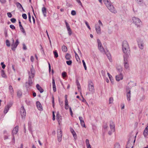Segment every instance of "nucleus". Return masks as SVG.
Returning <instances> with one entry per match:
<instances>
[{"mask_svg":"<svg viewBox=\"0 0 148 148\" xmlns=\"http://www.w3.org/2000/svg\"><path fill=\"white\" fill-rule=\"evenodd\" d=\"M65 22L66 25L67 30L69 34V36H71L72 34V32L71 30L70 27V26L69 24L66 20L65 21Z\"/></svg>","mask_w":148,"mask_h":148,"instance_id":"nucleus-12","label":"nucleus"},{"mask_svg":"<svg viewBox=\"0 0 148 148\" xmlns=\"http://www.w3.org/2000/svg\"><path fill=\"white\" fill-rule=\"evenodd\" d=\"M109 103L110 104L112 103L113 101V99L112 97H110L109 99Z\"/></svg>","mask_w":148,"mask_h":148,"instance_id":"nucleus-41","label":"nucleus"},{"mask_svg":"<svg viewBox=\"0 0 148 148\" xmlns=\"http://www.w3.org/2000/svg\"><path fill=\"white\" fill-rule=\"evenodd\" d=\"M106 7L109 10L115 14L117 13V11L115 8L112 5L111 3L106 6Z\"/></svg>","mask_w":148,"mask_h":148,"instance_id":"nucleus-5","label":"nucleus"},{"mask_svg":"<svg viewBox=\"0 0 148 148\" xmlns=\"http://www.w3.org/2000/svg\"><path fill=\"white\" fill-rule=\"evenodd\" d=\"M0 2L2 3H4L6 2V0H0Z\"/></svg>","mask_w":148,"mask_h":148,"instance_id":"nucleus-62","label":"nucleus"},{"mask_svg":"<svg viewBox=\"0 0 148 148\" xmlns=\"http://www.w3.org/2000/svg\"><path fill=\"white\" fill-rule=\"evenodd\" d=\"M97 42H98L99 49L102 53L103 54H105V51L99 39H97Z\"/></svg>","mask_w":148,"mask_h":148,"instance_id":"nucleus-4","label":"nucleus"},{"mask_svg":"<svg viewBox=\"0 0 148 148\" xmlns=\"http://www.w3.org/2000/svg\"><path fill=\"white\" fill-rule=\"evenodd\" d=\"M23 49L25 50H26L27 49V48L26 46L25 45V44H23Z\"/></svg>","mask_w":148,"mask_h":148,"instance_id":"nucleus-58","label":"nucleus"},{"mask_svg":"<svg viewBox=\"0 0 148 148\" xmlns=\"http://www.w3.org/2000/svg\"><path fill=\"white\" fill-rule=\"evenodd\" d=\"M56 119L59 123L61 120V116L59 114V112H57L56 115Z\"/></svg>","mask_w":148,"mask_h":148,"instance_id":"nucleus-22","label":"nucleus"},{"mask_svg":"<svg viewBox=\"0 0 148 148\" xmlns=\"http://www.w3.org/2000/svg\"><path fill=\"white\" fill-rule=\"evenodd\" d=\"M55 119V116L54 112H53V120L54 121Z\"/></svg>","mask_w":148,"mask_h":148,"instance_id":"nucleus-57","label":"nucleus"},{"mask_svg":"<svg viewBox=\"0 0 148 148\" xmlns=\"http://www.w3.org/2000/svg\"><path fill=\"white\" fill-rule=\"evenodd\" d=\"M95 29L97 32L98 34L101 33V28L100 26L95 27Z\"/></svg>","mask_w":148,"mask_h":148,"instance_id":"nucleus-24","label":"nucleus"},{"mask_svg":"<svg viewBox=\"0 0 148 148\" xmlns=\"http://www.w3.org/2000/svg\"><path fill=\"white\" fill-rule=\"evenodd\" d=\"M66 73L65 72H63L62 73V76L63 77H66Z\"/></svg>","mask_w":148,"mask_h":148,"instance_id":"nucleus-44","label":"nucleus"},{"mask_svg":"<svg viewBox=\"0 0 148 148\" xmlns=\"http://www.w3.org/2000/svg\"><path fill=\"white\" fill-rule=\"evenodd\" d=\"M13 23H15L16 21V19L14 18H11L10 20Z\"/></svg>","mask_w":148,"mask_h":148,"instance_id":"nucleus-48","label":"nucleus"},{"mask_svg":"<svg viewBox=\"0 0 148 148\" xmlns=\"http://www.w3.org/2000/svg\"><path fill=\"white\" fill-rule=\"evenodd\" d=\"M122 50L124 54L123 58L126 59L127 57H129L130 54V50L128 42L126 41H124L122 44Z\"/></svg>","mask_w":148,"mask_h":148,"instance_id":"nucleus-2","label":"nucleus"},{"mask_svg":"<svg viewBox=\"0 0 148 148\" xmlns=\"http://www.w3.org/2000/svg\"><path fill=\"white\" fill-rule=\"evenodd\" d=\"M36 104L37 108L39 110H42V106L41 104H40V103L39 101H37L36 103Z\"/></svg>","mask_w":148,"mask_h":148,"instance_id":"nucleus-18","label":"nucleus"},{"mask_svg":"<svg viewBox=\"0 0 148 148\" xmlns=\"http://www.w3.org/2000/svg\"><path fill=\"white\" fill-rule=\"evenodd\" d=\"M22 16L23 18L25 19H26L27 18V15L25 14H23L22 15Z\"/></svg>","mask_w":148,"mask_h":148,"instance_id":"nucleus-46","label":"nucleus"},{"mask_svg":"<svg viewBox=\"0 0 148 148\" xmlns=\"http://www.w3.org/2000/svg\"><path fill=\"white\" fill-rule=\"evenodd\" d=\"M79 118L80 121V123L84 121L83 120V118L82 117L79 116Z\"/></svg>","mask_w":148,"mask_h":148,"instance_id":"nucleus-49","label":"nucleus"},{"mask_svg":"<svg viewBox=\"0 0 148 148\" xmlns=\"http://www.w3.org/2000/svg\"><path fill=\"white\" fill-rule=\"evenodd\" d=\"M65 102V108L66 110H68L69 108V106L68 104V101H66Z\"/></svg>","mask_w":148,"mask_h":148,"instance_id":"nucleus-27","label":"nucleus"},{"mask_svg":"<svg viewBox=\"0 0 148 148\" xmlns=\"http://www.w3.org/2000/svg\"><path fill=\"white\" fill-rule=\"evenodd\" d=\"M66 64L69 65H71L72 63L71 60L67 61H66Z\"/></svg>","mask_w":148,"mask_h":148,"instance_id":"nucleus-42","label":"nucleus"},{"mask_svg":"<svg viewBox=\"0 0 148 148\" xmlns=\"http://www.w3.org/2000/svg\"><path fill=\"white\" fill-rule=\"evenodd\" d=\"M80 123L82 126L84 127H85V125L84 121L81 123Z\"/></svg>","mask_w":148,"mask_h":148,"instance_id":"nucleus-56","label":"nucleus"},{"mask_svg":"<svg viewBox=\"0 0 148 148\" xmlns=\"http://www.w3.org/2000/svg\"><path fill=\"white\" fill-rule=\"evenodd\" d=\"M134 137V136H131L129 139L128 143H130V142H132Z\"/></svg>","mask_w":148,"mask_h":148,"instance_id":"nucleus-37","label":"nucleus"},{"mask_svg":"<svg viewBox=\"0 0 148 148\" xmlns=\"http://www.w3.org/2000/svg\"><path fill=\"white\" fill-rule=\"evenodd\" d=\"M9 91L12 95H13L14 93V90L12 86L10 85L8 88Z\"/></svg>","mask_w":148,"mask_h":148,"instance_id":"nucleus-20","label":"nucleus"},{"mask_svg":"<svg viewBox=\"0 0 148 148\" xmlns=\"http://www.w3.org/2000/svg\"><path fill=\"white\" fill-rule=\"evenodd\" d=\"M12 42L11 45V46L12 47V50L14 51L15 50V49L17 47L19 44V42L18 41V39H16L15 43L14 42V40L13 38H12Z\"/></svg>","mask_w":148,"mask_h":148,"instance_id":"nucleus-6","label":"nucleus"},{"mask_svg":"<svg viewBox=\"0 0 148 148\" xmlns=\"http://www.w3.org/2000/svg\"><path fill=\"white\" fill-rule=\"evenodd\" d=\"M114 148H120V144L118 143H116L114 145Z\"/></svg>","mask_w":148,"mask_h":148,"instance_id":"nucleus-30","label":"nucleus"},{"mask_svg":"<svg viewBox=\"0 0 148 148\" xmlns=\"http://www.w3.org/2000/svg\"><path fill=\"white\" fill-rule=\"evenodd\" d=\"M18 126H16L13 130L12 132V134L13 136L14 134H16L18 131Z\"/></svg>","mask_w":148,"mask_h":148,"instance_id":"nucleus-14","label":"nucleus"},{"mask_svg":"<svg viewBox=\"0 0 148 148\" xmlns=\"http://www.w3.org/2000/svg\"><path fill=\"white\" fill-rule=\"evenodd\" d=\"M74 52H75V58H76V59H77V60L78 61L77 59H79V56H78V55L76 53V52L75 51Z\"/></svg>","mask_w":148,"mask_h":148,"instance_id":"nucleus-51","label":"nucleus"},{"mask_svg":"<svg viewBox=\"0 0 148 148\" xmlns=\"http://www.w3.org/2000/svg\"><path fill=\"white\" fill-rule=\"evenodd\" d=\"M126 91L127 92L126 96L127 100L128 101L130 100L131 90L130 88L129 87H127L126 88Z\"/></svg>","mask_w":148,"mask_h":148,"instance_id":"nucleus-10","label":"nucleus"},{"mask_svg":"<svg viewBox=\"0 0 148 148\" xmlns=\"http://www.w3.org/2000/svg\"><path fill=\"white\" fill-rule=\"evenodd\" d=\"M103 1L104 4L106 6L108 4H110V3H111L110 1H109L108 0H103Z\"/></svg>","mask_w":148,"mask_h":148,"instance_id":"nucleus-29","label":"nucleus"},{"mask_svg":"<svg viewBox=\"0 0 148 148\" xmlns=\"http://www.w3.org/2000/svg\"><path fill=\"white\" fill-rule=\"evenodd\" d=\"M52 103L53 107L54 108V107L55 103H54V98L53 96H52Z\"/></svg>","mask_w":148,"mask_h":148,"instance_id":"nucleus-40","label":"nucleus"},{"mask_svg":"<svg viewBox=\"0 0 148 148\" xmlns=\"http://www.w3.org/2000/svg\"><path fill=\"white\" fill-rule=\"evenodd\" d=\"M133 22L137 26V27H140L142 25V23L140 20L138 18L135 17L132 18Z\"/></svg>","mask_w":148,"mask_h":148,"instance_id":"nucleus-3","label":"nucleus"},{"mask_svg":"<svg viewBox=\"0 0 148 148\" xmlns=\"http://www.w3.org/2000/svg\"><path fill=\"white\" fill-rule=\"evenodd\" d=\"M107 56L108 59L110 61L112 62V60L111 58L110 55V54H107Z\"/></svg>","mask_w":148,"mask_h":148,"instance_id":"nucleus-39","label":"nucleus"},{"mask_svg":"<svg viewBox=\"0 0 148 148\" xmlns=\"http://www.w3.org/2000/svg\"><path fill=\"white\" fill-rule=\"evenodd\" d=\"M12 103L8 104L5 107L4 111V113L5 114H6L8 112L9 108L12 106Z\"/></svg>","mask_w":148,"mask_h":148,"instance_id":"nucleus-16","label":"nucleus"},{"mask_svg":"<svg viewBox=\"0 0 148 148\" xmlns=\"http://www.w3.org/2000/svg\"><path fill=\"white\" fill-rule=\"evenodd\" d=\"M59 131L58 132V139L59 142H60L62 140V131L61 129L58 130Z\"/></svg>","mask_w":148,"mask_h":148,"instance_id":"nucleus-11","label":"nucleus"},{"mask_svg":"<svg viewBox=\"0 0 148 148\" xmlns=\"http://www.w3.org/2000/svg\"><path fill=\"white\" fill-rule=\"evenodd\" d=\"M1 74L2 77L4 78H6V76L5 74V72L3 70H2L1 71Z\"/></svg>","mask_w":148,"mask_h":148,"instance_id":"nucleus-28","label":"nucleus"},{"mask_svg":"<svg viewBox=\"0 0 148 148\" xmlns=\"http://www.w3.org/2000/svg\"><path fill=\"white\" fill-rule=\"evenodd\" d=\"M65 58L66 60H69L71 58V56L70 54L67 53L66 55Z\"/></svg>","mask_w":148,"mask_h":148,"instance_id":"nucleus-31","label":"nucleus"},{"mask_svg":"<svg viewBox=\"0 0 148 148\" xmlns=\"http://www.w3.org/2000/svg\"><path fill=\"white\" fill-rule=\"evenodd\" d=\"M70 131H71V133L73 134L74 138L75 139H76L77 138V135H76V133L75 132V131L71 127L70 128Z\"/></svg>","mask_w":148,"mask_h":148,"instance_id":"nucleus-19","label":"nucleus"},{"mask_svg":"<svg viewBox=\"0 0 148 148\" xmlns=\"http://www.w3.org/2000/svg\"><path fill=\"white\" fill-rule=\"evenodd\" d=\"M32 68L31 69L30 71L28 72L29 75L28 82L25 83V86L27 88H29L32 86L33 82L32 79L34 77L35 71L33 68L32 65Z\"/></svg>","mask_w":148,"mask_h":148,"instance_id":"nucleus-1","label":"nucleus"},{"mask_svg":"<svg viewBox=\"0 0 148 148\" xmlns=\"http://www.w3.org/2000/svg\"><path fill=\"white\" fill-rule=\"evenodd\" d=\"M110 125L111 131L112 132H114L115 130V125L113 121H111L110 122Z\"/></svg>","mask_w":148,"mask_h":148,"instance_id":"nucleus-15","label":"nucleus"},{"mask_svg":"<svg viewBox=\"0 0 148 148\" xmlns=\"http://www.w3.org/2000/svg\"><path fill=\"white\" fill-rule=\"evenodd\" d=\"M143 133L145 137H146L148 134V130H144Z\"/></svg>","mask_w":148,"mask_h":148,"instance_id":"nucleus-33","label":"nucleus"},{"mask_svg":"<svg viewBox=\"0 0 148 148\" xmlns=\"http://www.w3.org/2000/svg\"><path fill=\"white\" fill-rule=\"evenodd\" d=\"M123 78V75L121 73L116 76V79L117 81H119L120 80H122Z\"/></svg>","mask_w":148,"mask_h":148,"instance_id":"nucleus-17","label":"nucleus"},{"mask_svg":"<svg viewBox=\"0 0 148 148\" xmlns=\"http://www.w3.org/2000/svg\"><path fill=\"white\" fill-rule=\"evenodd\" d=\"M7 15H8V16L9 18H11L12 16V15L11 13L10 12L8 13Z\"/></svg>","mask_w":148,"mask_h":148,"instance_id":"nucleus-53","label":"nucleus"},{"mask_svg":"<svg viewBox=\"0 0 148 148\" xmlns=\"http://www.w3.org/2000/svg\"><path fill=\"white\" fill-rule=\"evenodd\" d=\"M137 42L139 48L141 49H143L145 45L143 40L141 39H138Z\"/></svg>","mask_w":148,"mask_h":148,"instance_id":"nucleus-7","label":"nucleus"},{"mask_svg":"<svg viewBox=\"0 0 148 148\" xmlns=\"http://www.w3.org/2000/svg\"><path fill=\"white\" fill-rule=\"evenodd\" d=\"M6 44L7 46L9 47L10 46V43L9 41L7 40H6Z\"/></svg>","mask_w":148,"mask_h":148,"instance_id":"nucleus-36","label":"nucleus"},{"mask_svg":"<svg viewBox=\"0 0 148 148\" xmlns=\"http://www.w3.org/2000/svg\"><path fill=\"white\" fill-rule=\"evenodd\" d=\"M53 91L54 92H55L56 91V86L55 85H53Z\"/></svg>","mask_w":148,"mask_h":148,"instance_id":"nucleus-55","label":"nucleus"},{"mask_svg":"<svg viewBox=\"0 0 148 148\" xmlns=\"http://www.w3.org/2000/svg\"><path fill=\"white\" fill-rule=\"evenodd\" d=\"M88 90L89 91L92 93H93L95 92L94 84L91 82H90L88 84Z\"/></svg>","mask_w":148,"mask_h":148,"instance_id":"nucleus-8","label":"nucleus"},{"mask_svg":"<svg viewBox=\"0 0 148 148\" xmlns=\"http://www.w3.org/2000/svg\"><path fill=\"white\" fill-rule=\"evenodd\" d=\"M42 12L44 16H46V9L45 7H43L42 8Z\"/></svg>","mask_w":148,"mask_h":148,"instance_id":"nucleus-23","label":"nucleus"},{"mask_svg":"<svg viewBox=\"0 0 148 148\" xmlns=\"http://www.w3.org/2000/svg\"><path fill=\"white\" fill-rule=\"evenodd\" d=\"M117 70L119 72H121L122 71V70L121 67H119V68L117 69Z\"/></svg>","mask_w":148,"mask_h":148,"instance_id":"nucleus-60","label":"nucleus"},{"mask_svg":"<svg viewBox=\"0 0 148 148\" xmlns=\"http://www.w3.org/2000/svg\"><path fill=\"white\" fill-rule=\"evenodd\" d=\"M22 94V92L21 90H19L17 92V95L18 97H20L21 96Z\"/></svg>","mask_w":148,"mask_h":148,"instance_id":"nucleus-34","label":"nucleus"},{"mask_svg":"<svg viewBox=\"0 0 148 148\" xmlns=\"http://www.w3.org/2000/svg\"><path fill=\"white\" fill-rule=\"evenodd\" d=\"M20 114L22 118H25L26 114V112L23 106H22L20 108Z\"/></svg>","mask_w":148,"mask_h":148,"instance_id":"nucleus-9","label":"nucleus"},{"mask_svg":"<svg viewBox=\"0 0 148 148\" xmlns=\"http://www.w3.org/2000/svg\"><path fill=\"white\" fill-rule=\"evenodd\" d=\"M62 51L64 52H66L67 51V47L64 45H63V46H62Z\"/></svg>","mask_w":148,"mask_h":148,"instance_id":"nucleus-26","label":"nucleus"},{"mask_svg":"<svg viewBox=\"0 0 148 148\" xmlns=\"http://www.w3.org/2000/svg\"><path fill=\"white\" fill-rule=\"evenodd\" d=\"M10 27L12 29H14L15 28V27L13 25H10Z\"/></svg>","mask_w":148,"mask_h":148,"instance_id":"nucleus-59","label":"nucleus"},{"mask_svg":"<svg viewBox=\"0 0 148 148\" xmlns=\"http://www.w3.org/2000/svg\"><path fill=\"white\" fill-rule=\"evenodd\" d=\"M77 86L78 91L80 92V93L81 94L80 86V84L78 82L77 84Z\"/></svg>","mask_w":148,"mask_h":148,"instance_id":"nucleus-32","label":"nucleus"},{"mask_svg":"<svg viewBox=\"0 0 148 148\" xmlns=\"http://www.w3.org/2000/svg\"><path fill=\"white\" fill-rule=\"evenodd\" d=\"M16 7L20 9L21 8H22L23 10H24V9H23L21 5L19 2H16L15 3Z\"/></svg>","mask_w":148,"mask_h":148,"instance_id":"nucleus-25","label":"nucleus"},{"mask_svg":"<svg viewBox=\"0 0 148 148\" xmlns=\"http://www.w3.org/2000/svg\"><path fill=\"white\" fill-rule=\"evenodd\" d=\"M53 53L55 57L56 58H57L58 56V53H57L56 51H53Z\"/></svg>","mask_w":148,"mask_h":148,"instance_id":"nucleus-35","label":"nucleus"},{"mask_svg":"<svg viewBox=\"0 0 148 148\" xmlns=\"http://www.w3.org/2000/svg\"><path fill=\"white\" fill-rule=\"evenodd\" d=\"M85 24L87 26V27L89 29H90L91 28H90V27L89 26V25H88V22L86 21H85Z\"/></svg>","mask_w":148,"mask_h":148,"instance_id":"nucleus-47","label":"nucleus"},{"mask_svg":"<svg viewBox=\"0 0 148 148\" xmlns=\"http://www.w3.org/2000/svg\"><path fill=\"white\" fill-rule=\"evenodd\" d=\"M71 14L73 15H75L76 14V12L74 10H72L71 12Z\"/></svg>","mask_w":148,"mask_h":148,"instance_id":"nucleus-52","label":"nucleus"},{"mask_svg":"<svg viewBox=\"0 0 148 148\" xmlns=\"http://www.w3.org/2000/svg\"><path fill=\"white\" fill-rule=\"evenodd\" d=\"M48 65H49V72H50L51 70V65H50V63L49 62H48Z\"/></svg>","mask_w":148,"mask_h":148,"instance_id":"nucleus-61","label":"nucleus"},{"mask_svg":"<svg viewBox=\"0 0 148 148\" xmlns=\"http://www.w3.org/2000/svg\"><path fill=\"white\" fill-rule=\"evenodd\" d=\"M107 74L110 81H112V76L109 73H108Z\"/></svg>","mask_w":148,"mask_h":148,"instance_id":"nucleus-45","label":"nucleus"},{"mask_svg":"<svg viewBox=\"0 0 148 148\" xmlns=\"http://www.w3.org/2000/svg\"><path fill=\"white\" fill-rule=\"evenodd\" d=\"M87 148H91L90 145V143L86 144Z\"/></svg>","mask_w":148,"mask_h":148,"instance_id":"nucleus-64","label":"nucleus"},{"mask_svg":"<svg viewBox=\"0 0 148 148\" xmlns=\"http://www.w3.org/2000/svg\"><path fill=\"white\" fill-rule=\"evenodd\" d=\"M1 64L2 66V67L3 69H4L5 67V65L4 64L3 62H1Z\"/></svg>","mask_w":148,"mask_h":148,"instance_id":"nucleus-43","label":"nucleus"},{"mask_svg":"<svg viewBox=\"0 0 148 148\" xmlns=\"http://www.w3.org/2000/svg\"><path fill=\"white\" fill-rule=\"evenodd\" d=\"M77 2L80 5H82V3L80 0H76Z\"/></svg>","mask_w":148,"mask_h":148,"instance_id":"nucleus-63","label":"nucleus"},{"mask_svg":"<svg viewBox=\"0 0 148 148\" xmlns=\"http://www.w3.org/2000/svg\"><path fill=\"white\" fill-rule=\"evenodd\" d=\"M128 57H127L126 59H125V58H124V66L125 68L126 69H128L129 67V64L127 62V59Z\"/></svg>","mask_w":148,"mask_h":148,"instance_id":"nucleus-13","label":"nucleus"},{"mask_svg":"<svg viewBox=\"0 0 148 148\" xmlns=\"http://www.w3.org/2000/svg\"><path fill=\"white\" fill-rule=\"evenodd\" d=\"M20 29L21 31L25 35L26 32L23 27H20Z\"/></svg>","mask_w":148,"mask_h":148,"instance_id":"nucleus-38","label":"nucleus"},{"mask_svg":"<svg viewBox=\"0 0 148 148\" xmlns=\"http://www.w3.org/2000/svg\"><path fill=\"white\" fill-rule=\"evenodd\" d=\"M28 18H29V22L30 23H31V15L30 13L29 12L28 13Z\"/></svg>","mask_w":148,"mask_h":148,"instance_id":"nucleus-50","label":"nucleus"},{"mask_svg":"<svg viewBox=\"0 0 148 148\" xmlns=\"http://www.w3.org/2000/svg\"><path fill=\"white\" fill-rule=\"evenodd\" d=\"M69 110H70V112L71 113V116H72L73 115V113L72 111V109H71V107H70L69 108Z\"/></svg>","mask_w":148,"mask_h":148,"instance_id":"nucleus-54","label":"nucleus"},{"mask_svg":"<svg viewBox=\"0 0 148 148\" xmlns=\"http://www.w3.org/2000/svg\"><path fill=\"white\" fill-rule=\"evenodd\" d=\"M36 87L37 89L40 91V93H42L43 92V89L42 88V87L39 85L37 84L36 85Z\"/></svg>","mask_w":148,"mask_h":148,"instance_id":"nucleus-21","label":"nucleus"}]
</instances>
